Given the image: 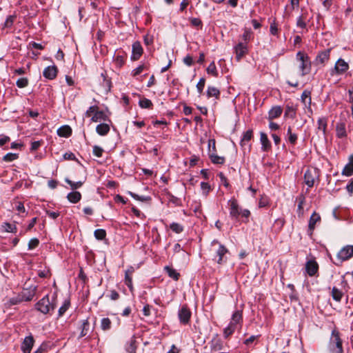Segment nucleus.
Here are the masks:
<instances>
[{"mask_svg":"<svg viewBox=\"0 0 353 353\" xmlns=\"http://www.w3.org/2000/svg\"><path fill=\"white\" fill-rule=\"evenodd\" d=\"M230 216L232 219L237 220L239 216L245 218V223L248 222V218L250 215V212L247 209H242L238 204L237 201L232 198L228 201Z\"/></svg>","mask_w":353,"mask_h":353,"instance_id":"1","label":"nucleus"},{"mask_svg":"<svg viewBox=\"0 0 353 353\" xmlns=\"http://www.w3.org/2000/svg\"><path fill=\"white\" fill-rule=\"evenodd\" d=\"M57 303V294H54L52 299L50 300L49 296L46 295L39 300L35 305L36 309L40 312L46 314L50 311L54 310Z\"/></svg>","mask_w":353,"mask_h":353,"instance_id":"2","label":"nucleus"},{"mask_svg":"<svg viewBox=\"0 0 353 353\" xmlns=\"http://www.w3.org/2000/svg\"><path fill=\"white\" fill-rule=\"evenodd\" d=\"M296 59L299 63V69L302 77L308 74L311 72L312 63L307 54L299 51L296 54Z\"/></svg>","mask_w":353,"mask_h":353,"instance_id":"3","label":"nucleus"},{"mask_svg":"<svg viewBox=\"0 0 353 353\" xmlns=\"http://www.w3.org/2000/svg\"><path fill=\"white\" fill-rule=\"evenodd\" d=\"M343 342L340 337L339 332L336 329L332 331L331 336L328 343L330 353H343Z\"/></svg>","mask_w":353,"mask_h":353,"instance_id":"4","label":"nucleus"},{"mask_svg":"<svg viewBox=\"0 0 353 353\" xmlns=\"http://www.w3.org/2000/svg\"><path fill=\"white\" fill-rule=\"evenodd\" d=\"M211 245H212V246H214L216 245H218V248L216 250V254L219 258L216 260V262L219 264L223 263L225 261L224 256L228 252V249L223 245H222L220 242H219L218 240H216V239H214L212 241Z\"/></svg>","mask_w":353,"mask_h":353,"instance_id":"5","label":"nucleus"},{"mask_svg":"<svg viewBox=\"0 0 353 353\" xmlns=\"http://www.w3.org/2000/svg\"><path fill=\"white\" fill-rule=\"evenodd\" d=\"M192 312L186 305H183L178 312V316L181 323L187 325L190 322Z\"/></svg>","mask_w":353,"mask_h":353,"instance_id":"6","label":"nucleus"},{"mask_svg":"<svg viewBox=\"0 0 353 353\" xmlns=\"http://www.w3.org/2000/svg\"><path fill=\"white\" fill-rule=\"evenodd\" d=\"M349 69L348 63L342 59H339L335 63L334 68L331 70V75L342 74Z\"/></svg>","mask_w":353,"mask_h":353,"instance_id":"7","label":"nucleus"},{"mask_svg":"<svg viewBox=\"0 0 353 353\" xmlns=\"http://www.w3.org/2000/svg\"><path fill=\"white\" fill-rule=\"evenodd\" d=\"M34 295V292H28V296H25V292H21L17 296L10 299L8 303L10 305H17L23 301H30L33 299Z\"/></svg>","mask_w":353,"mask_h":353,"instance_id":"8","label":"nucleus"},{"mask_svg":"<svg viewBox=\"0 0 353 353\" xmlns=\"http://www.w3.org/2000/svg\"><path fill=\"white\" fill-rule=\"evenodd\" d=\"M353 256V246L346 245L343 247L337 254V259L340 263L350 259Z\"/></svg>","mask_w":353,"mask_h":353,"instance_id":"9","label":"nucleus"},{"mask_svg":"<svg viewBox=\"0 0 353 353\" xmlns=\"http://www.w3.org/2000/svg\"><path fill=\"white\" fill-rule=\"evenodd\" d=\"M317 177V172L315 169H308L305 172L304 181L309 188H312Z\"/></svg>","mask_w":353,"mask_h":353,"instance_id":"10","label":"nucleus"},{"mask_svg":"<svg viewBox=\"0 0 353 353\" xmlns=\"http://www.w3.org/2000/svg\"><path fill=\"white\" fill-rule=\"evenodd\" d=\"M330 56V49L323 50L319 52V54L316 55L314 59V63L316 65L324 64L329 60Z\"/></svg>","mask_w":353,"mask_h":353,"instance_id":"11","label":"nucleus"},{"mask_svg":"<svg viewBox=\"0 0 353 353\" xmlns=\"http://www.w3.org/2000/svg\"><path fill=\"white\" fill-rule=\"evenodd\" d=\"M320 221L321 216L316 212H314L310 218L308 223V234L310 235L312 234V232L315 229L316 223H319Z\"/></svg>","mask_w":353,"mask_h":353,"instance_id":"12","label":"nucleus"},{"mask_svg":"<svg viewBox=\"0 0 353 353\" xmlns=\"http://www.w3.org/2000/svg\"><path fill=\"white\" fill-rule=\"evenodd\" d=\"M143 52L141 43L136 41L132 44L131 59L133 61L138 60L142 55Z\"/></svg>","mask_w":353,"mask_h":353,"instance_id":"13","label":"nucleus"},{"mask_svg":"<svg viewBox=\"0 0 353 353\" xmlns=\"http://www.w3.org/2000/svg\"><path fill=\"white\" fill-rule=\"evenodd\" d=\"M33 344V337L32 336H26L21 344V350L23 353H30Z\"/></svg>","mask_w":353,"mask_h":353,"instance_id":"14","label":"nucleus"},{"mask_svg":"<svg viewBox=\"0 0 353 353\" xmlns=\"http://www.w3.org/2000/svg\"><path fill=\"white\" fill-rule=\"evenodd\" d=\"M319 269V265L314 260H310L306 263L305 270L309 276L315 275Z\"/></svg>","mask_w":353,"mask_h":353,"instance_id":"15","label":"nucleus"},{"mask_svg":"<svg viewBox=\"0 0 353 353\" xmlns=\"http://www.w3.org/2000/svg\"><path fill=\"white\" fill-rule=\"evenodd\" d=\"M236 58L239 61L247 52L248 47L245 43H239L234 48Z\"/></svg>","mask_w":353,"mask_h":353,"instance_id":"16","label":"nucleus"},{"mask_svg":"<svg viewBox=\"0 0 353 353\" xmlns=\"http://www.w3.org/2000/svg\"><path fill=\"white\" fill-rule=\"evenodd\" d=\"M57 68L55 65L48 66L43 72V77L48 79H54L57 75Z\"/></svg>","mask_w":353,"mask_h":353,"instance_id":"17","label":"nucleus"},{"mask_svg":"<svg viewBox=\"0 0 353 353\" xmlns=\"http://www.w3.org/2000/svg\"><path fill=\"white\" fill-rule=\"evenodd\" d=\"M253 137V132L252 130H247L243 135V137L241 140L240 144L242 148L245 149L246 146H248V150H250V145H248L249 141L252 139Z\"/></svg>","mask_w":353,"mask_h":353,"instance_id":"18","label":"nucleus"},{"mask_svg":"<svg viewBox=\"0 0 353 353\" xmlns=\"http://www.w3.org/2000/svg\"><path fill=\"white\" fill-rule=\"evenodd\" d=\"M134 272V268L132 267L129 268L125 270V284L129 288L130 290L132 292L133 285H132V274Z\"/></svg>","mask_w":353,"mask_h":353,"instance_id":"19","label":"nucleus"},{"mask_svg":"<svg viewBox=\"0 0 353 353\" xmlns=\"http://www.w3.org/2000/svg\"><path fill=\"white\" fill-rule=\"evenodd\" d=\"M336 135L339 139H343L347 137L345 123L344 122H339L336 123Z\"/></svg>","mask_w":353,"mask_h":353,"instance_id":"20","label":"nucleus"},{"mask_svg":"<svg viewBox=\"0 0 353 353\" xmlns=\"http://www.w3.org/2000/svg\"><path fill=\"white\" fill-rule=\"evenodd\" d=\"M283 110L281 106L276 105L271 108L268 112V119L272 121L279 117L282 114Z\"/></svg>","mask_w":353,"mask_h":353,"instance_id":"21","label":"nucleus"},{"mask_svg":"<svg viewBox=\"0 0 353 353\" xmlns=\"http://www.w3.org/2000/svg\"><path fill=\"white\" fill-rule=\"evenodd\" d=\"M291 8H289L288 6H286L285 8L283 17L289 18L291 16L292 11L296 8H299V0H290Z\"/></svg>","mask_w":353,"mask_h":353,"instance_id":"22","label":"nucleus"},{"mask_svg":"<svg viewBox=\"0 0 353 353\" xmlns=\"http://www.w3.org/2000/svg\"><path fill=\"white\" fill-rule=\"evenodd\" d=\"M318 127L317 129L323 132L324 137H326L327 127V119L326 117H320L317 121Z\"/></svg>","mask_w":353,"mask_h":353,"instance_id":"23","label":"nucleus"},{"mask_svg":"<svg viewBox=\"0 0 353 353\" xmlns=\"http://www.w3.org/2000/svg\"><path fill=\"white\" fill-rule=\"evenodd\" d=\"M342 174L347 176H350L353 174V154L350 156L349 162L344 167Z\"/></svg>","mask_w":353,"mask_h":353,"instance_id":"24","label":"nucleus"},{"mask_svg":"<svg viewBox=\"0 0 353 353\" xmlns=\"http://www.w3.org/2000/svg\"><path fill=\"white\" fill-rule=\"evenodd\" d=\"M260 141L261 143V148L263 151L268 150L271 147V143L268 138V136L264 132L260 134Z\"/></svg>","mask_w":353,"mask_h":353,"instance_id":"25","label":"nucleus"},{"mask_svg":"<svg viewBox=\"0 0 353 353\" xmlns=\"http://www.w3.org/2000/svg\"><path fill=\"white\" fill-rule=\"evenodd\" d=\"M108 119V116L103 111L98 110L97 112H95L94 114L92 116L91 121L92 122H100L101 121H106Z\"/></svg>","mask_w":353,"mask_h":353,"instance_id":"26","label":"nucleus"},{"mask_svg":"<svg viewBox=\"0 0 353 353\" xmlns=\"http://www.w3.org/2000/svg\"><path fill=\"white\" fill-rule=\"evenodd\" d=\"M242 321V312L240 310H236L233 313L230 324H232V325H235L236 327V325L241 323Z\"/></svg>","mask_w":353,"mask_h":353,"instance_id":"27","label":"nucleus"},{"mask_svg":"<svg viewBox=\"0 0 353 353\" xmlns=\"http://www.w3.org/2000/svg\"><path fill=\"white\" fill-rule=\"evenodd\" d=\"M208 156L214 164L222 165L225 163V158L223 157L218 156L216 153L208 152Z\"/></svg>","mask_w":353,"mask_h":353,"instance_id":"28","label":"nucleus"},{"mask_svg":"<svg viewBox=\"0 0 353 353\" xmlns=\"http://www.w3.org/2000/svg\"><path fill=\"white\" fill-rule=\"evenodd\" d=\"M97 132L101 136L106 135L110 131V126L107 123H100L96 128Z\"/></svg>","mask_w":353,"mask_h":353,"instance_id":"29","label":"nucleus"},{"mask_svg":"<svg viewBox=\"0 0 353 353\" xmlns=\"http://www.w3.org/2000/svg\"><path fill=\"white\" fill-rule=\"evenodd\" d=\"M311 92L309 90H304L301 94V101L305 106H308L310 108L311 105Z\"/></svg>","mask_w":353,"mask_h":353,"instance_id":"30","label":"nucleus"},{"mask_svg":"<svg viewBox=\"0 0 353 353\" xmlns=\"http://www.w3.org/2000/svg\"><path fill=\"white\" fill-rule=\"evenodd\" d=\"M68 199L72 203H78L81 199V194L79 192H72L67 196Z\"/></svg>","mask_w":353,"mask_h":353,"instance_id":"31","label":"nucleus"},{"mask_svg":"<svg viewBox=\"0 0 353 353\" xmlns=\"http://www.w3.org/2000/svg\"><path fill=\"white\" fill-rule=\"evenodd\" d=\"M71 133L72 130L68 125L62 126L57 130V134L60 137H68Z\"/></svg>","mask_w":353,"mask_h":353,"instance_id":"32","label":"nucleus"},{"mask_svg":"<svg viewBox=\"0 0 353 353\" xmlns=\"http://www.w3.org/2000/svg\"><path fill=\"white\" fill-rule=\"evenodd\" d=\"M114 63L117 68H121L125 63V56L123 53H118L114 57Z\"/></svg>","mask_w":353,"mask_h":353,"instance_id":"33","label":"nucleus"},{"mask_svg":"<svg viewBox=\"0 0 353 353\" xmlns=\"http://www.w3.org/2000/svg\"><path fill=\"white\" fill-rule=\"evenodd\" d=\"M298 206H297V212L299 216H302L303 215V205L305 203V198L303 195H300L298 198Z\"/></svg>","mask_w":353,"mask_h":353,"instance_id":"34","label":"nucleus"},{"mask_svg":"<svg viewBox=\"0 0 353 353\" xmlns=\"http://www.w3.org/2000/svg\"><path fill=\"white\" fill-rule=\"evenodd\" d=\"M207 96L208 98L214 97L215 98L218 99L220 96V91L216 87L208 86L207 90Z\"/></svg>","mask_w":353,"mask_h":353,"instance_id":"35","label":"nucleus"},{"mask_svg":"<svg viewBox=\"0 0 353 353\" xmlns=\"http://www.w3.org/2000/svg\"><path fill=\"white\" fill-rule=\"evenodd\" d=\"M81 329V331L79 337L85 336L88 334L90 331V323L88 319H85L82 321Z\"/></svg>","mask_w":353,"mask_h":353,"instance_id":"36","label":"nucleus"},{"mask_svg":"<svg viewBox=\"0 0 353 353\" xmlns=\"http://www.w3.org/2000/svg\"><path fill=\"white\" fill-rule=\"evenodd\" d=\"M164 270H165V272H167V274H168V276L170 278L173 279L175 281H177L179 279V273H178L176 271V270L173 269L172 268H171L170 266H165L164 268Z\"/></svg>","mask_w":353,"mask_h":353,"instance_id":"37","label":"nucleus"},{"mask_svg":"<svg viewBox=\"0 0 353 353\" xmlns=\"http://www.w3.org/2000/svg\"><path fill=\"white\" fill-rule=\"evenodd\" d=\"M285 117L294 119L296 117V108L292 105H288L285 108Z\"/></svg>","mask_w":353,"mask_h":353,"instance_id":"38","label":"nucleus"},{"mask_svg":"<svg viewBox=\"0 0 353 353\" xmlns=\"http://www.w3.org/2000/svg\"><path fill=\"white\" fill-rule=\"evenodd\" d=\"M70 305V301L68 299L65 300L63 305L59 309V311H58L59 317L62 316L65 313V312L68 310Z\"/></svg>","mask_w":353,"mask_h":353,"instance_id":"39","label":"nucleus"},{"mask_svg":"<svg viewBox=\"0 0 353 353\" xmlns=\"http://www.w3.org/2000/svg\"><path fill=\"white\" fill-rule=\"evenodd\" d=\"M3 230L6 232H12V233H16L17 228L15 225L9 223H4L1 225Z\"/></svg>","mask_w":353,"mask_h":353,"instance_id":"40","label":"nucleus"},{"mask_svg":"<svg viewBox=\"0 0 353 353\" xmlns=\"http://www.w3.org/2000/svg\"><path fill=\"white\" fill-rule=\"evenodd\" d=\"M112 322L109 318H103L101 321V328L103 331L109 330L111 328Z\"/></svg>","mask_w":353,"mask_h":353,"instance_id":"41","label":"nucleus"},{"mask_svg":"<svg viewBox=\"0 0 353 353\" xmlns=\"http://www.w3.org/2000/svg\"><path fill=\"white\" fill-rule=\"evenodd\" d=\"M236 327L235 325H232V324H230L223 330V336L225 339L228 338L231 336L235 331Z\"/></svg>","mask_w":353,"mask_h":353,"instance_id":"42","label":"nucleus"},{"mask_svg":"<svg viewBox=\"0 0 353 353\" xmlns=\"http://www.w3.org/2000/svg\"><path fill=\"white\" fill-rule=\"evenodd\" d=\"M343 292L339 290L338 288L334 287L332 288V298L336 301H340L342 299V296H343Z\"/></svg>","mask_w":353,"mask_h":353,"instance_id":"43","label":"nucleus"},{"mask_svg":"<svg viewBox=\"0 0 353 353\" xmlns=\"http://www.w3.org/2000/svg\"><path fill=\"white\" fill-rule=\"evenodd\" d=\"M208 74H212L214 77L218 76V72L216 70V65L214 61L210 63L206 69Z\"/></svg>","mask_w":353,"mask_h":353,"instance_id":"44","label":"nucleus"},{"mask_svg":"<svg viewBox=\"0 0 353 353\" xmlns=\"http://www.w3.org/2000/svg\"><path fill=\"white\" fill-rule=\"evenodd\" d=\"M18 158V154L9 152L3 157V160L6 162H11L17 159Z\"/></svg>","mask_w":353,"mask_h":353,"instance_id":"45","label":"nucleus"},{"mask_svg":"<svg viewBox=\"0 0 353 353\" xmlns=\"http://www.w3.org/2000/svg\"><path fill=\"white\" fill-rule=\"evenodd\" d=\"M125 350L128 352L130 353H135L136 351V345H135V339H132L129 343L127 344L125 347Z\"/></svg>","mask_w":353,"mask_h":353,"instance_id":"46","label":"nucleus"},{"mask_svg":"<svg viewBox=\"0 0 353 353\" xmlns=\"http://www.w3.org/2000/svg\"><path fill=\"white\" fill-rule=\"evenodd\" d=\"M170 229L176 234H179L183 232V227L178 223H172L170 226Z\"/></svg>","mask_w":353,"mask_h":353,"instance_id":"47","label":"nucleus"},{"mask_svg":"<svg viewBox=\"0 0 353 353\" xmlns=\"http://www.w3.org/2000/svg\"><path fill=\"white\" fill-rule=\"evenodd\" d=\"M139 105L142 108H150L152 106V103L150 99L144 98L139 101Z\"/></svg>","mask_w":353,"mask_h":353,"instance_id":"48","label":"nucleus"},{"mask_svg":"<svg viewBox=\"0 0 353 353\" xmlns=\"http://www.w3.org/2000/svg\"><path fill=\"white\" fill-rule=\"evenodd\" d=\"M94 234L97 239L103 240L106 236V232L103 229H97L94 231Z\"/></svg>","mask_w":353,"mask_h":353,"instance_id":"49","label":"nucleus"},{"mask_svg":"<svg viewBox=\"0 0 353 353\" xmlns=\"http://www.w3.org/2000/svg\"><path fill=\"white\" fill-rule=\"evenodd\" d=\"M201 188L202 190V193L205 196H207L209 192L211 190V187L208 183L201 182Z\"/></svg>","mask_w":353,"mask_h":353,"instance_id":"50","label":"nucleus"},{"mask_svg":"<svg viewBox=\"0 0 353 353\" xmlns=\"http://www.w3.org/2000/svg\"><path fill=\"white\" fill-rule=\"evenodd\" d=\"M288 141L294 144L297 140V136L296 134L292 132L291 127H288Z\"/></svg>","mask_w":353,"mask_h":353,"instance_id":"51","label":"nucleus"},{"mask_svg":"<svg viewBox=\"0 0 353 353\" xmlns=\"http://www.w3.org/2000/svg\"><path fill=\"white\" fill-rule=\"evenodd\" d=\"M129 194L135 200L141 201H148L150 200V197L145 196H139L134 192H130Z\"/></svg>","mask_w":353,"mask_h":353,"instance_id":"52","label":"nucleus"},{"mask_svg":"<svg viewBox=\"0 0 353 353\" xmlns=\"http://www.w3.org/2000/svg\"><path fill=\"white\" fill-rule=\"evenodd\" d=\"M190 23L192 26L196 27L197 28H202L203 23L201 20L199 18H190Z\"/></svg>","mask_w":353,"mask_h":353,"instance_id":"53","label":"nucleus"},{"mask_svg":"<svg viewBox=\"0 0 353 353\" xmlns=\"http://www.w3.org/2000/svg\"><path fill=\"white\" fill-rule=\"evenodd\" d=\"M65 181L68 184H69L70 185V188L72 190H76L77 188H79L83 185V182H81V181L74 182L68 179H65Z\"/></svg>","mask_w":353,"mask_h":353,"instance_id":"54","label":"nucleus"},{"mask_svg":"<svg viewBox=\"0 0 353 353\" xmlns=\"http://www.w3.org/2000/svg\"><path fill=\"white\" fill-rule=\"evenodd\" d=\"M99 110V107L97 105H92L90 106L87 111L85 112V114L87 117H91L93 114H95L96 112Z\"/></svg>","mask_w":353,"mask_h":353,"instance_id":"55","label":"nucleus"},{"mask_svg":"<svg viewBox=\"0 0 353 353\" xmlns=\"http://www.w3.org/2000/svg\"><path fill=\"white\" fill-rule=\"evenodd\" d=\"M15 18L14 15H9L6 19L4 27L10 28L13 25Z\"/></svg>","mask_w":353,"mask_h":353,"instance_id":"56","label":"nucleus"},{"mask_svg":"<svg viewBox=\"0 0 353 353\" xmlns=\"http://www.w3.org/2000/svg\"><path fill=\"white\" fill-rule=\"evenodd\" d=\"M147 67L145 65H140L135 69H134L132 72V75L133 77H136L141 74L145 69H146Z\"/></svg>","mask_w":353,"mask_h":353,"instance_id":"57","label":"nucleus"},{"mask_svg":"<svg viewBox=\"0 0 353 353\" xmlns=\"http://www.w3.org/2000/svg\"><path fill=\"white\" fill-rule=\"evenodd\" d=\"M205 79L204 78H201L196 84V89L200 94L203 92V88L205 87Z\"/></svg>","mask_w":353,"mask_h":353,"instance_id":"58","label":"nucleus"},{"mask_svg":"<svg viewBox=\"0 0 353 353\" xmlns=\"http://www.w3.org/2000/svg\"><path fill=\"white\" fill-rule=\"evenodd\" d=\"M16 84H17V87H19L20 88H23L28 85V81L26 78H21L17 81Z\"/></svg>","mask_w":353,"mask_h":353,"instance_id":"59","label":"nucleus"},{"mask_svg":"<svg viewBox=\"0 0 353 353\" xmlns=\"http://www.w3.org/2000/svg\"><path fill=\"white\" fill-rule=\"evenodd\" d=\"M215 143H216L215 140L213 139H210L208 141V152H213V153L216 152Z\"/></svg>","mask_w":353,"mask_h":353,"instance_id":"60","label":"nucleus"},{"mask_svg":"<svg viewBox=\"0 0 353 353\" xmlns=\"http://www.w3.org/2000/svg\"><path fill=\"white\" fill-rule=\"evenodd\" d=\"M252 32L250 29H245L244 30V32L243 34V40L247 42L248 41H250L252 38Z\"/></svg>","mask_w":353,"mask_h":353,"instance_id":"61","label":"nucleus"},{"mask_svg":"<svg viewBox=\"0 0 353 353\" xmlns=\"http://www.w3.org/2000/svg\"><path fill=\"white\" fill-rule=\"evenodd\" d=\"M103 152V149L98 145H94L93 147V154L94 156L97 157H101Z\"/></svg>","mask_w":353,"mask_h":353,"instance_id":"62","label":"nucleus"},{"mask_svg":"<svg viewBox=\"0 0 353 353\" xmlns=\"http://www.w3.org/2000/svg\"><path fill=\"white\" fill-rule=\"evenodd\" d=\"M39 243V241L37 239L34 238V239H30V241L28 243V249L32 250V249L37 248L38 246Z\"/></svg>","mask_w":353,"mask_h":353,"instance_id":"63","label":"nucleus"},{"mask_svg":"<svg viewBox=\"0 0 353 353\" xmlns=\"http://www.w3.org/2000/svg\"><path fill=\"white\" fill-rule=\"evenodd\" d=\"M296 26L301 28H306V23L305 22L303 16H300L298 17L296 21Z\"/></svg>","mask_w":353,"mask_h":353,"instance_id":"64","label":"nucleus"}]
</instances>
